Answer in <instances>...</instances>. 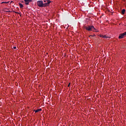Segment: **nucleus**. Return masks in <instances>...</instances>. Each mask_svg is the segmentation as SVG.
<instances>
[{
    "label": "nucleus",
    "instance_id": "f03ea898",
    "mask_svg": "<svg viewBox=\"0 0 126 126\" xmlns=\"http://www.w3.org/2000/svg\"><path fill=\"white\" fill-rule=\"evenodd\" d=\"M37 4L39 7H44V3L43 1L38 0L37 1Z\"/></svg>",
    "mask_w": 126,
    "mask_h": 126
},
{
    "label": "nucleus",
    "instance_id": "423d86ee",
    "mask_svg": "<svg viewBox=\"0 0 126 126\" xmlns=\"http://www.w3.org/2000/svg\"><path fill=\"white\" fill-rule=\"evenodd\" d=\"M40 111H42V109H37L36 110H34V111L35 112V113H39V112H40Z\"/></svg>",
    "mask_w": 126,
    "mask_h": 126
},
{
    "label": "nucleus",
    "instance_id": "ddd939ff",
    "mask_svg": "<svg viewBox=\"0 0 126 126\" xmlns=\"http://www.w3.org/2000/svg\"><path fill=\"white\" fill-rule=\"evenodd\" d=\"M89 37V38H92V35H90Z\"/></svg>",
    "mask_w": 126,
    "mask_h": 126
},
{
    "label": "nucleus",
    "instance_id": "7ed1b4c3",
    "mask_svg": "<svg viewBox=\"0 0 126 126\" xmlns=\"http://www.w3.org/2000/svg\"><path fill=\"white\" fill-rule=\"evenodd\" d=\"M44 2L45 3H43V5L44 7H45L46 6H49V5H50V3H51V1H50V0H44Z\"/></svg>",
    "mask_w": 126,
    "mask_h": 126
},
{
    "label": "nucleus",
    "instance_id": "f257e3e1",
    "mask_svg": "<svg viewBox=\"0 0 126 126\" xmlns=\"http://www.w3.org/2000/svg\"><path fill=\"white\" fill-rule=\"evenodd\" d=\"M86 30H88V31H92V30H94V32H98V31H96V29L94 28V26H86L85 27Z\"/></svg>",
    "mask_w": 126,
    "mask_h": 126
},
{
    "label": "nucleus",
    "instance_id": "9b49d317",
    "mask_svg": "<svg viewBox=\"0 0 126 126\" xmlns=\"http://www.w3.org/2000/svg\"><path fill=\"white\" fill-rule=\"evenodd\" d=\"M8 2H2V3H8Z\"/></svg>",
    "mask_w": 126,
    "mask_h": 126
},
{
    "label": "nucleus",
    "instance_id": "0eeeda50",
    "mask_svg": "<svg viewBox=\"0 0 126 126\" xmlns=\"http://www.w3.org/2000/svg\"><path fill=\"white\" fill-rule=\"evenodd\" d=\"M19 5L21 8H22L23 7V4H22L21 3H19Z\"/></svg>",
    "mask_w": 126,
    "mask_h": 126
},
{
    "label": "nucleus",
    "instance_id": "2eb2a0df",
    "mask_svg": "<svg viewBox=\"0 0 126 126\" xmlns=\"http://www.w3.org/2000/svg\"><path fill=\"white\" fill-rule=\"evenodd\" d=\"M15 13H16L17 14L19 13L18 12H15Z\"/></svg>",
    "mask_w": 126,
    "mask_h": 126
},
{
    "label": "nucleus",
    "instance_id": "39448f33",
    "mask_svg": "<svg viewBox=\"0 0 126 126\" xmlns=\"http://www.w3.org/2000/svg\"><path fill=\"white\" fill-rule=\"evenodd\" d=\"M25 3L27 5H28L29 4V2H31L32 1V0H24Z\"/></svg>",
    "mask_w": 126,
    "mask_h": 126
},
{
    "label": "nucleus",
    "instance_id": "1a4fd4ad",
    "mask_svg": "<svg viewBox=\"0 0 126 126\" xmlns=\"http://www.w3.org/2000/svg\"><path fill=\"white\" fill-rule=\"evenodd\" d=\"M103 38L104 39H107V38H108V36H107V35H104Z\"/></svg>",
    "mask_w": 126,
    "mask_h": 126
},
{
    "label": "nucleus",
    "instance_id": "6e6552de",
    "mask_svg": "<svg viewBox=\"0 0 126 126\" xmlns=\"http://www.w3.org/2000/svg\"><path fill=\"white\" fill-rule=\"evenodd\" d=\"M125 12H126V9H123L122 11V14H124L125 13Z\"/></svg>",
    "mask_w": 126,
    "mask_h": 126
},
{
    "label": "nucleus",
    "instance_id": "4468645a",
    "mask_svg": "<svg viewBox=\"0 0 126 126\" xmlns=\"http://www.w3.org/2000/svg\"><path fill=\"white\" fill-rule=\"evenodd\" d=\"M70 85V83H69V84L68 85V87H69Z\"/></svg>",
    "mask_w": 126,
    "mask_h": 126
},
{
    "label": "nucleus",
    "instance_id": "f8f14e48",
    "mask_svg": "<svg viewBox=\"0 0 126 126\" xmlns=\"http://www.w3.org/2000/svg\"><path fill=\"white\" fill-rule=\"evenodd\" d=\"M95 36H96V35L94 34V35H92V37H95Z\"/></svg>",
    "mask_w": 126,
    "mask_h": 126
},
{
    "label": "nucleus",
    "instance_id": "dca6fc26",
    "mask_svg": "<svg viewBox=\"0 0 126 126\" xmlns=\"http://www.w3.org/2000/svg\"><path fill=\"white\" fill-rule=\"evenodd\" d=\"M13 49H16V47L15 46L13 47Z\"/></svg>",
    "mask_w": 126,
    "mask_h": 126
},
{
    "label": "nucleus",
    "instance_id": "9d476101",
    "mask_svg": "<svg viewBox=\"0 0 126 126\" xmlns=\"http://www.w3.org/2000/svg\"><path fill=\"white\" fill-rule=\"evenodd\" d=\"M101 38H104V35H100Z\"/></svg>",
    "mask_w": 126,
    "mask_h": 126
},
{
    "label": "nucleus",
    "instance_id": "20e7f679",
    "mask_svg": "<svg viewBox=\"0 0 126 126\" xmlns=\"http://www.w3.org/2000/svg\"><path fill=\"white\" fill-rule=\"evenodd\" d=\"M126 32L120 34L119 36V39H123V38H124L125 36H126Z\"/></svg>",
    "mask_w": 126,
    "mask_h": 126
}]
</instances>
